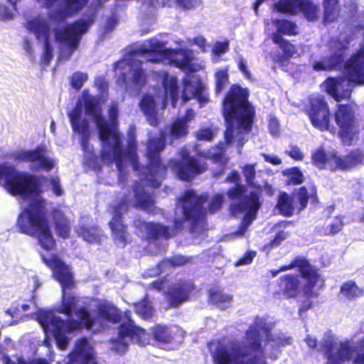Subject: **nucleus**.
Returning a JSON list of instances; mask_svg holds the SVG:
<instances>
[{"label":"nucleus","mask_w":364,"mask_h":364,"mask_svg":"<svg viewBox=\"0 0 364 364\" xmlns=\"http://www.w3.org/2000/svg\"><path fill=\"white\" fill-rule=\"evenodd\" d=\"M188 262V259L182 255H176L171 259H167L162 262L157 267L156 269L149 270V272L144 274V275L149 277H155L164 271V268L166 266H181L186 264Z\"/></svg>","instance_id":"obj_31"},{"label":"nucleus","mask_w":364,"mask_h":364,"mask_svg":"<svg viewBox=\"0 0 364 364\" xmlns=\"http://www.w3.org/2000/svg\"><path fill=\"white\" fill-rule=\"evenodd\" d=\"M131 341L144 346L149 343V335L143 328L129 321L122 324L119 328L117 336L111 338L110 348L116 353L123 355L128 350Z\"/></svg>","instance_id":"obj_12"},{"label":"nucleus","mask_w":364,"mask_h":364,"mask_svg":"<svg viewBox=\"0 0 364 364\" xmlns=\"http://www.w3.org/2000/svg\"><path fill=\"white\" fill-rule=\"evenodd\" d=\"M217 129H201L196 133V138L199 141H211L217 134Z\"/></svg>","instance_id":"obj_41"},{"label":"nucleus","mask_w":364,"mask_h":364,"mask_svg":"<svg viewBox=\"0 0 364 364\" xmlns=\"http://www.w3.org/2000/svg\"><path fill=\"white\" fill-rule=\"evenodd\" d=\"M95 87L99 91V96H92L88 90H83L75 108L68 113V117L74 133L80 136L81 146L88 161H94L96 155L93 146L89 144L91 132L87 120L82 117L83 114L92 118L96 124L102 142V160L107 163L116 164L120 174L119 180H122L124 166L127 163L138 172L143 186L141 187V185L134 186V199L131 200L125 199L123 202L110 205L109 208V213L112 215L109 223H123L122 215L127 210L128 203L148 213L154 211L153 196L144 189V186L158 188L164 178L166 167L160 161L159 152L165 147L166 134L161 132L159 137H154L149 140L146 153L149 165L147 167L139 168L136 154L134 129L131 128L128 132V151L123 154L121 149V140L117 129V106L114 103L110 106L108 113L109 122H107L102 115L101 108V103L104 102L107 98V83L104 77H98L95 80Z\"/></svg>","instance_id":"obj_1"},{"label":"nucleus","mask_w":364,"mask_h":364,"mask_svg":"<svg viewBox=\"0 0 364 364\" xmlns=\"http://www.w3.org/2000/svg\"><path fill=\"white\" fill-rule=\"evenodd\" d=\"M238 67H239L240 70L241 72H242V73L244 74V75L246 77H247V78L250 77V73L247 70V65H246V61L245 60L244 58H239V59H238Z\"/></svg>","instance_id":"obj_56"},{"label":"nucleus","mask_w":364,"mask_h":364,"mask_svg":"<svg viewBox=\"0 0 364 364\" xmlns=\"http://www.w3.org/2000/svg\"><path fill=\"white\" fill-rule=\"evenodd\" d=\"M264 160L273 165H279L282 164V160L274 154H262Z\"/></svg>","instance_id":"obj_57"},{"label":"nucleus","mask_w":364,"mask_h":364,"mask_svg":"<svg viewBox=\"0 0 364 364\" xmlns=\"http://www.w3.org/2000/svg\"><path fill=\"white\" fill-rule=\"evenodd\" d=\"M166 43L157 38L145 41L141 48L129 57L118 61L115 72L118 75V83L124 86L131 94L137 95L146 81V76L142 68L144 58L149 62L173 65L176 67H188L191 62L188 50L166 49Z\"/></svg>","instance_id":"obj_6"},{"label":"nucleus","mask_w":364,"mask_h":364,"mask_svg":"<svg viewBox=\"0 0 364 364\" xmlns=\"http://www.w3.org/2000/svg\"><path fill=\"white\" fill-rule=\"evenodd\" d=\"M193 289L194 286L191 282H185L172 285L166 295L170 306L176 307L186 301Z\"/></svg>","instance_id":"obj_24"},{"label":"nucleus","mask_w":364,"mask_h":364,"mask_svg":"<svg viewBox=\"0 0 364 364\" xmlns=\"http://www.w3.org/2000/svg\"><path fill=\"white\" fill-rule=\"evenodd\" d=\"M192 98H196L202 107L208 102L205 88L202 82L196 76H188L183 83L182 100L186 102Z\"/></svg>","instance_id":"obj_21"},{"label":"nucleus","mask_w":364,"mask_h":364,"mask_svg":"<svg viewBox=\"0 0 364 364\" xmlns=\"http://www.w3.org/2000/svg\"><path fill=\"white\" fill-rule=\"evenodd\" d=\"M289 234L287 232H279L274 237V240L271 242V246L275 247L279 245L283 240L287 238Z\"/></svg>","instance_id":"obj_51"},{"label":"nucleus","mask_w":364,"mask_h":364,"mask_svg":"<svg viewBox=\"0 0 364 364\" xmlns=\"http://www.w3.org/2000/svg\"><path fill=\"white\" fill-rule=\"evenodd\" d=\"M255 256L256 252L255 251H249L236 262L235 265L241 266L249 264L252 262Z\"/></svg>","instance_id":"obj_49"},{"label":"nucleus","mask_w":364,"mask_h":364,"mask_svg":"<svg viewBox=\"0 0 364 364\" xmlns=\"http://www.w3.org/2000/svg\"><path fill=\"white\" fill-rule=\"evenodd\" d=\"M335 121L338 126L339 135L346 145H350L357 137L358 127L355 119V109L352 105H338L335 112Z\"/></svg>","instance_id":"obj_14"},{"label":"nucleus","mask_w":364,"mask_h":364,"mask_svg":"<svg viewBox=\"0 0 364 364\" xmlns=\"http://www.w3.org/2000/svg\"><path fill=\"white\" fill-rule=\"evenodd\" d=\"M324 7V21L331 22L337 16L338 9V0H323Z\"/></svg>","instance_id":"obj_36"},{"label":"nucleus","mask_w":364,"mask_h":364,"mask_svg":"<svg viewBox=\"0 0 364 364\" xmlns=\"http://www.w3.org/2000/svg\"><path fill=\"white\" fill-rule=\"evenodd\" d=\"M308 199L307 191L302 187L292 198H290L287 193H282L279 198L277 207L282 215L290 216L295 210H304L307 205Z\"/></svg>","instance_id":"obj_18"},{"label":"nucleus","mask_w":364,"mask_h":364,"mask_svg":"<svg viewBox=\"0 0 364 364\" xmlns=\"http://www.w3.org/2000/svg\"><path fill=\"white\" fill-rule=\"evenodd\" d=\"M164 285V282L162 280H156L150 284L149 288L151 289H162V287Z\"/></svg>","instance_id":"obj_62"},{"label":"nucleus","mask_w":364,"mask_h":364,"mask_svg":"<svg viewBox=\"0 0 364 364\" xmlns=\"http://www.w3.org/2000/svg\"><path fill=\"white\" fill-rule=\"evenodd\" d=\"M348 41H341V39H332L329 43V54L321 61L315 62L313 68L316 71L338 69L341 68L343 62L345 50Z\"/></svg>","instance_id":"obj_17"},{"label":"nucleus","mask_w":364,"mask_h":364,"mask_svg":"<svg viewBox=\"0 0 364 364\" xmlns=\"http://www.w3.org/2000/svg\"><path fill=\"white\" fill-rule=\"evenodd\" d=\"M23 49L26 53V54L30 56L33 57L34 54V49L33 43L29 41L28 39H24L23 42Z\"/></svg>","instance_id":"obj_53"},{"label":"nucleus","mask_w":364,"mask_h":364,"mask_svg":"<svg viewBox=\"0 0 364 364\" xmlns=\"http://www.w3.org/2000/svg\"><path fill=\"white\" fill-rule=\"evenodd\" d=\"M272 39L275 44L279 45V48L281 47V44L287 41L282 38V36H281V33H279L277 31L272 34Z\"/></svg>","instance_id":"obj_58"},{"label":"nucleus","mask_w":364,"mask_h":364,"mask_svg":"<svg viewBox=\"0 0 364 364\" xmlns=\"http://www.w3.org/2000/svg\"><path fill=\"white\" fill-rule=\"evenodd\" d=\"M207 196H198L193 191H186L179 199L178 208L181 210L184 222L188 223L191 231L199 232L205 225V210L203 204Z\"/></svg>","instance_id":"obj_11"},{"label":"nucleus","mask_w":364,"mask_h":364,"mask_svg":"<svg viewBox=\"0 0 364 364\" xmlns=\"http://www.w3.org/2000/svg\"><path fill=\"white\" fill-rule=\"evenodd\" d=\"M282 13L296 14L302 12L309 21L317 18L319 8L310 0H282L279 5Z\"/></svg>","instance_id":"obj_20"},{"label":"nucleus","mask_w":364,"mask_h":364,"mask_svg":"<svg viewBox=\"0 0 364 364\" xmlns=\"http://www.w3.org/2000/svg\"><path fill=\"white\" fill-rule=\"evenodd\" d=\"M229 50V42L228 41H225L223 42L218 41L216 42L212 50L213 53V62L218 63L219 61V57L221 55L225 54Z\"/></svg>","instance_id":"obj_39"},{"label":"nucleus","mask_w":364,"mask_h":364,"mask_svg":"<svg viewBox=\"0 0 364 364\" xmlns=\"http://www.w3.org/2000/svg\"><path fill=\"white\" fill-rule=\"evenodd\" d=\"M340 292L342 296L353 299L362 296L363 290L359 288L354 282L349 281L341 286Z\"/></svg>","instance_id":"obj_35"},{"label":"nucleus","mask_w":364,"mask_h":364,"mask_svg":"<svg viewBox=\"0 0 364 364\" xmlns=\"http://www.w3.org/2000/svg\"><path fill=\"white\" fill-rule=\"evenodd\" d=\"M308 115L312 125L321 130H330V112L326 101L319 95L310 97Z\"/></svg>","instance_id":"obj_16"},{"label":"nucleus","mask_w":364,"mask_h":364,"mask_svg":"<svg viewBox=\"0 0 364 364\" xmlns=\"http://www.w3.org/2000/svg\"><path fill=\"white\" fill-rule=\"evenodd\" d=\"M248 91L239 85H232L223 101V114L226 122L225 144L220 143L208 152H199L198 146L183 147L179 155L182 161L171 160L169 167L183 181H190L196 175L207 168L206 164L194 158L189 157L191 149L200 156L213 159L215 162H225L224 154L228 148L236 145L238 154L247 141L246 135L252 128L253 108L247 101Z\"/></svg>","instance_id":"obj_3"},{"label":"nucleus","mask_w":364,"mask_h":364,"mask_svg":"<svg viewBox=\"0 0 364 364\" xmlns=\"http://www.w3.org/2000/svg\"><path fill=\"white\" fill-rule=\"evenodd\" d=\"M76 232L89 243H97L101 240V230L95 225L82 223L76 228Z\"/></svg>","instance_id":"obj_26"},{"label":"nucleus","mask_w":364,"mask_h":364,"mask_svg":"<svg viewBox=\"0 0 364 364\" xmlns=\"http://www.w3.org/2000/svg\"><path fill=\"white\" fill-rule=\"evenodd\" d=\"M30 309L29 304H18L15 309H11L6 311V314L14 316V314L28 311Z\"/></svg>","instance_id":"obj_52"},{"label":"nucleus","mask_w":364,"mask_h":364,"mask_svg":"<svg viewBox=\"0 0 364 364\" xmlns=\"http://www.w3.org/2000/svg\"><path fill=\"white\" fill-rule=\"evenodd\" d=\"M50 185L51 186L53 193L55 196H60L63 194L64 191L60 186V179L58 177H52L50 180Z\"/></svg>","instance_id":"obj_47"},{"label":"nucleus","mask_w":364,"mask_h":364,"mask_svg":"<svg viewBox=\"0 0 364 364\" xmlns=\"http://www.w3.org/2000/svg\"><path fill=\"white\" fill-rule=\"evenodd\" d=\"M92 343L86 338L76 341L75 348L69 356L71 364H97Z\"/></svg>","instance_id":"obj_22"},{"label":"nucleus","mask_w":364,"mask_h":364,"mask_svg":"<svg viewBox=\"0 0 364 364\" xmlns=\"http://www.w3.org/2000/svg\"><path fill=\"white\" fill-rule=\"evenodd\" d=\"M279 48L282 50L288 59L296 54V47L287 41L281 44V47Z\"/></svg>","instance_id":"obj_46"},{"label":"nucleus","mask_w":364,"mask_h":364,"mask_svg":"<svg viewBox=\"0 0 364 364\" xmlns=\"http://www.w3.org/2000/svg\"><path fill=\"white\" fill-rule=\"evenodd\" d=\"M15 13L4 4H0V21H8L14 19Z\"/></svg>","instance_id":"obj_45"},{"label":"nucleus","mask_w":364,"mask_h":364,"mask_svg":"<svg viewBox=\"0 0 364 364\" xmlns=\"http://www.w3.org/2000/svg\"><path fill=\"white\" fill-rule=\"evenodd\" d=\"M305 341L309 348H314L316 346L317 341L316 339L314 338V337L311 336H307Z\"/></svg>","instance_id":"obj_61"},{"label":"nucleus","mask_w":364,"mask_h":364,"mask_svg":"<svg viewBox=\"0 0 364 364\" xmlns=\"http://www.w3.org/2000/svg\"><path fill=\"white\" fill-rule=\"evenodd\" d=\"M272 328L265 318H257L243 340L210 342L213 364H267V356L276 359L280 348L291 345L293 340L282 333H272Z\"/></svg>","instance_id":"obj_4"},{"label":"nucleus","mask_w":364,"mask_h":364,"mask_svg":"<svg viewBox=\"0 0 364 364\" xmlns=\"http://www.w3.org/2000/svg\"><path fill=\"white\" fill-rule=\"evenodd\" d=\"M313 164L319 168L336 170L338 168V156L335 151H325L318 149L312 154Z\"/></svg>","instance_id":"obj_25"},{"label":"nucleus","mask_w":364,"mask_h":364,"mask_svg":"<svg viewBox=\"0 0 364 364\" xmlns=\"http://www.w3.org/2000/svg\"><path fill=\"white\" fill-rule=\"evenodd\" d=\"M134 227L138 230V233L141 237H146L149 239H154L151 242L149 248L156 245L157 240L164 238L167 240L175 235V230L169 229L164 225L159 223H146L140 219L134 220Z\"/></svg>","instance_id":"obj_19"},{"label":"nucleus","mask_w":364,"mask_h":364,"mask_svg":"<svg viewBox=\"0 0 364 364\" xmlns=\"http://www.w3.org/2000/svg\"><path fill=\"white\" fill-rule=\"evenodd\" d=\"M177 4L183 9L191 10L201 6V0H176Z\"/></svg>","instance_id":"obj_43"},{"label":"nucleus","mask_w":364,"mask_h":364,"mask_svg":"<svg viewBox=\"0 0 364 364\" xmlns=\"http://www.w3.org/2000/svg\"><path fill=\"white\" fill-rule=\"evenodd\" d=\"M134 308L136 314L144 319H149L154 315L155 311L148 299L136 304Z\"/></svg>","instance_id":"obj_37"},{"label":"nucleus","mask_w":364,"mask_h":364,"mask_svg":"<svg viewBox=\"0 0 364 364\" xmlns=\"http://www.w3.org/2000/svg\"><path fill=\"white\" fill-rule=\"evenodd\" d=\"M44 263L52 269L53 275L63 289L62 301L55 306V311L65 314L69 318L73 312L80 319L64 321L55 315L52 311L41 309L36 314V320L43 329L46 335L50 333L55 339L58 347L65 349L69 342L68 335L78 330L83 325L91 329L98 323L97 319L91 318L88 309L97 310L100 318L112 323L120 321L121 315L118 309L107 301L95 299H82L73 293H67L65 289L73 287L74 281L70 267L53 255L46 256L41 255Z\"/></svg>","instance_id":"obj_2"},{"label":"nucleus","mask_w":364,"mask_h":364,"mask_svg":"<svg viewBox=\"0 0 364 364\" xmlns=\"http://www.w3.org/2000/svg\"><path fill=\"white\" fill-rule=\"evenodd\" d=\"M299 281L297 277L286 276L281 279L279 287L283 294L294 297L298 293Z\"/></svg>","instance_id":"obj_28"},{"label":"nucleus","mask_w":364,"mask_h":364,"mask_svg":"<svg viewBox=\"0 0 364 364\" xmlns=\"http://www.w3.org/2000/svg\"><path fill=\"white\" fill-rule=\"evenodd\" d=\"M223 200V194H216L214 196L209 203V212L213 213L218 211L220 208Z\"/></svg>","instance_id":"obj_44"},{"label":"nucleus","mask_w":364,"mask_h":364,"mask_svg":"<svg viewBox=\"0 0 364 364\" xmlns=\"http://www.w3.org/2000/svg\"><path fill=\"white\" fill-rule=\"evenodd\" d=\"M13 155L17 160L30 162L33 170L42 169L48 172L57 165L54 159L47 156V149L44 146H38L34 150L18 151Z\"/></svg>","instance_id":"obj_15"},{"label":"nucleus","mask_w":364,"mask_h":364,"mask_svg":"<svg viewBox=\"0 0 364 364\" xmlns=\"http://www.w3.org/2000/svg\"><path fill=\"white\" fill-rule=\"evenodd\" d=\"M0 186L12 196L28 201L19 215L17 227L20 232L37 237L38 244L46 250L55 247V240L46 218L47 203L41 196V186L37 176L20 171L6 164L0 165Z\"/></svg>","instance_id":"obj_5"},{"label":"nucleus","mask_w":364,"mask_h":364,"mask_svg":"<svg viewBox=\"0 0 364 364\" xmlns=\"http://www.w3.org/2000/svg\"><path fill=\"white\" fill-rule=\"evenodd\" d=\"M87 79L88 76L86 73H75L72 76L71 85L76 90H80Z\"/></svg>","instance_id":"obj_42"},{"label":"nucleus","mask_w":364,"mask_h":364,"mask_svg":"<svg viewBox=\"0 0 364 364\" xmlns=\"http://www.w3.org/2000/svg\"><path fill=\"white\" fill-rule=\"evenodd\" d=\"M155 339L161 344L177 345L183 341L186 332L178 326L157 325L152 329Z\"/></svg>","instance_id":"obj_23"},{"label":"nucleus","mask_w":364,"mask_h":364,"mask_svg":"<svg viewBox=\"0 0 364 364\" xmlns=\"http://www.w3.org/2000/svg\"><path fill=\"white\" fill-rule=\"evenodd\" d=\"M242 173L246 182L255 188L251 191L248 196L245 194V187L239 185L240 175L237 171H232L230 176H228L226 181L233 183L235 187L230 189L228 192V197L237 200L230 205V212L233 215H244L243 220L240 230L235 232L237 236H242L247 231L248 227L256 218V214L260 207L259 193L260 188L255 187L254 179L255 177V165L247 164L243 167Z\"/></svg>","instance_id":"obj_7"},{"label":"nucleus","mask_w":364,"mask_h":364,"mask_svg":"<svg viewBox=\"0 0 364 364\" xmlns=\"http://www.w3.org/2000/svg\"><path fill=\"white\" fill-rule=\"evenodd\" d=\"M157 81L164 87V91L156 93L154 96L146 95L140 102L141 110L146 117L147 121L151 126H157L160 122L159 110L164 109L168 100L171 101L172 106L179 99L177 80L173 76H168L167 71L161 70L156 73Z\"/></svg>","instance_id":"obj_9"},{"label":"nucleus","mask_w":364,"mask_h":364,"mask_svg":"<svg viewBox=\"0 0 364 364\" xmlns=\"http://www.w3.org/2000/svg\"><path fill=\"white\" fill-rule=\"evenodd\" d=\"M269 127L272 135H278L279 131V122L276 118L272 117L269 119Z\"/></svg>","instance_id":"obj_54"},{"label":"nucleus","mask_w":364,"mask_h":364,"mask_svg":"<svg viewBox=\"0 0 364 364\" xmlns=\"http://www.w3.org/2000/svg\"><path fill=\"white\" fill-rule=\"evenodd\" d=\"M210 300L219 308L225 309L228 308L232 299L230 294L223 293L219 288H213L209 291Z\"/></svg>","instance_id":"obj_30"},{"label":"nucleus","mask_w":364,"mask_h":364,"mask_svg":"<svg viewBox=\"0 0 364 364\" xmlns=\"http://www.w3.org/2000/svg\"><path fill=\"white\" fill-rule=\"evenodd\" d=\"M343 228L342 219L339 217H336L331 219L326 224L324 230L326 235L336 234L338 232Z\"/></svg>","instance_id":"obj_40"},{"label":"nucleus","mask_w":364,"mask_h":364,"mask_svg":"<svg viewBox=\"0 0 364 364\" xmlns=\"http://www.w3.org/2000/svg\"><path fill=\"white\" fill-rule=\"evenodd\" d=\"M322 347L326 351V364H342L345 360L352 361L354 364H364V336L356 343L351 344L328 336Z\"/></svg>","instance_id":"obj_10"},{"label":"nucleus","mask_w":364,"mask_h":364,"mask_svg":"<svg viewBox=\"0 0 364 364\" xmlns=\"http://www.w3.org/2000/svg\"><path fill=\"white\" fill-rule=\"evenodd\" d=\"M344 73L348 78L329 77L322 84L323 89L337 102L350 98L354 84H364V48L345 64Z\"/></svg>","instance_id":"obj_8"},{"label":"nucleus","mask_w":364,"mask_h":364,"mask_svg":"<svg viewBox=\"0 0 364 364\" xmlns=\"http://www.w3.org/2000/svg\"><path fill=\"white\" fill-rule=\"evenodd\" d=\"M195 117V112L192 109H188L186 115L181 118L183 122H186V124H188L189 122H191Z\"/></svg>","instance_id":"obj_59"},{"label":"nucleus","mask_w":364,"mask_h":364,"mask_svg":"<svg viewBox=\"0 0 364 364\" xmlns=\"http://www.w3.org/2000/svg\"><path fill=\"white\" fill-rule=\"evenodd\" d=\"M294 267L298 268L303 279L305 280L304 294L310 297H316L317 294L314 292V289L321 288L323 286L324 281L317 273L316 269L304 257H297L291 265L282 267L276 272H272L273 276H276L279 272L286 271Z\"/></svg>","instance_id":"obj_13"},{"label":"nucleus","mask_w":364,"mask_h":364,"mask_svg":"<svg viewBox=\"0 0 364 364\" xmlns=\"http://www.w3.org/2000/svg\"><path fill=\"white\" fill-rule=\"evenodd\" d=\"M18 364H50V363L45 358H38L30 363L20 360Z\"/></svg>","instance_id":"obj_60"},{"label":"nucleus","mask_w":364,"mask_h":364,"mask_svg":"<svg viewBox=\"0 0 364 364\" xmlns=\"http://www.w3.org/2000/svg\"><path fill=\"white\" fill-rule=\"evenodd\" d=\"M215 91L222 92L229 82L228 67L217 69L215 72Z\"/></svg>","instance_id":"obj_34"},{"label":"nucleus","mask_w":364,"mask_h":364,"mask_svg":"<svg viewBox=\"0 0 364 364\" xmlns=\"http://www.w3.org/2000/svg\"><path fill=\"white\" fill-rule=\"evenodd\" d=\"M274 65L283 66L288 61V58L284 54L279 53H272L269 55Z\"/></svg>","instance_id":"obj_48"},{"label":"nucleus","mask_w":364,"mask_h":364,"mask_svg":"<svg viewBox=\"0 0 364 364\" xmlns=\"http://www.w3.org/2000/svg\"><path fill=\"white\" fill-rule=\"evenodd\" d=\"M193 43L198 46L202 51L205 52L208 47L206 40L203 36H198L193 39Z\"/></svg>","instance_id":"obj_55"},{"label":"nucleus","mask_w":364,"mask_h":364,"mask_svg":"<svg viewBox=\"0 0 364 364\" xmlns=\"http://www.w3.org/2000/svg\"><path fill=\"white\" fill-rule=\"evenodd\" d=\"M117 23V19L115 17H112L109 22L106 25V29L111 31Z\"/></svg>","instance_id":"obj_64"},{"label":"nucleus","mask_w":364,"mask_h":364,"mask_svg":"<svg viewBox=\"0 0 364 364\" xmlns=\"http://www.w3.org/2000/svg\"><path fill=\"white\" fill-rule=\"evenodd\" d=\"M53 219L55 223L57 234L63 238H67L69 236L70 228L68 220L65 217L63 213L61 210H55Z\"/></svg>","instance_id":"obj_29"},{"label":"nucleus","mask_w":364,"mask_h":364,"mask_svg":"<svg viewBox=\"0 0 364 364\" xmlns=\"http://www.w3.org/2000/svg\"><path fill=\"white\" fill-rule=\"evenodd\" d=\"M287 154L295 160H301L303 159V154L297 146L290 147L289 150L286 151Z\"/></svg>","instance_id":"obj_50"},{"label":"nucleus","mask_w":364,"mask_h":364,"mask_svg":"<svg viewBox=\"0 0 364 364\" xmlns=\"http://www.w3.org/2000/svg\"><path fill=\"white\" fill-rule=\"evenodd\" d=\"M277 32L286 36H296L299 33L297 26L292 21L286 19L273 21Z\"/></svg>","instance_id":"obj_32"},{"label":"nucleus","mask_w":364,"mask_h":364,"mask_svg":"<svg viewBox=\"0 0 364 364\" xmlns=\"http://www.w3.org/2000/svg\"><path fill=\"white\" fill-rule=\"evenodd\" d=\"M170 137L173 139H180L186 136L188 134V127L181 119H177L168 129Z\"/></svg>","instance_id":"obj_33"},{"label":"nucleus","mask_w":364,"mask_h":364,"mask_svg":"<svg viewBox=\"0 0 364 364\" xmlns=\"http://www.w3.org/2000/svg\"><path fill=\"white\" fill-rule=\"evenodd\" d=\"M312 307V304L311 302L304 303L303 305L299 309V315L301 316L302 314L306 312L308 309Z\"/></svg>","instance_id":"obj_63"},{"label":"nucleus","mask_w":364,"mask_h":364,"mask_svg":"<svg viewBox=\"0 0 364 364\" xmlns=\"http://www.w3.org/2000/svg\"><path fill=\"white\" fill-rule=\"evenodd\" d=\"M338 161L337 169L348 170L355 167L358 164H364V155L360 150L356 149L345 156H338Z\"/></svg>","instance_id":"obj_27"},{"label":"nucleus","mask_w":364,"mask_h":364,"mask_svg":"<svg viewBox=\"0 0 364 364\" xmlns=\"http://www.w3.org/2000/svg\"><path fill=\"white\" fill-rule=\"evenodd\" d=\"M284 176L288 178L289 184H300L304 181V176L300 169L297 167H292L283 171Z\"/></svg>","instance_id":"obj_38"}]
</instances>
